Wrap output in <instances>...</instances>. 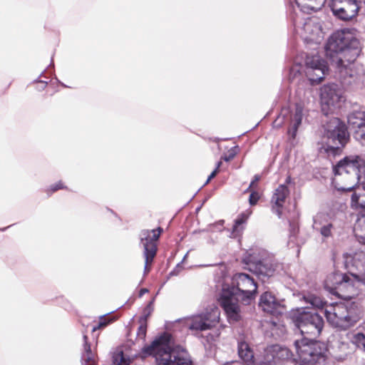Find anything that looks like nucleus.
Masks as SVG:
<instances>
[{"mask_svg": "<svg viewBox=\"0 0 365 365\" xmlns=\"http://www.w3.org/2000/svg\"><path fill=\"white\" fill-rule=\"evenodd\" d=\"M290 317L302 335L317 337L321 333L324 320L322 316L306 308H298L290 312Z\"/></svg>", "mask_w": 365, "mask_h": 365, "instance_id": "nucleus-7", "label": "nucleus"}, {"mask_svg": "<svg viewBox=\"0 0 365 365\" xmlns=\"http://www.w3.org/2000/svg\"><path fill=\"white\" fill-rule=\"evenodd\" d=\"M343 260L345 268L351 277L337 276L336 279L341 282L335 291V295L339 298L350 300L359 294V285L365 284V252L359 251L354 253H344Z\"/></svg>", "mask_w": 365, "mask_h": 365, "instance_id": "nucleus-3", "label": "nucleus"}, {"mask_svg": "<svg viewBox=\"0 0 365 365\" xmlns=\"http://www.w3.org/2000/svg\"><path fill=\"white\" fill-rule=\"evenodd\" d=\"M108 324V322H107L106 320H103L102 317H101L100 322L98 323V324L97 326H95V327H93L92 331L94 332L97 329H100L101 327H106Z\"/></svg>", "mask_w": 365, "mask_h": 365, "instance_id": "nucleus-38", "label": "nucleus"}, {"mask_svg": "<svg viewBox=\"0 0 365 365\" xmlns=\"http://www.w3.org/2000/svg\"><path fill=\"white\" fill-rule=\"evenodd\" d=\"M339 348L341 349V351L344 352V354L343 356H339V359H343L349 353V351H348L349 344L347 343L341 342L340 344Z\"/></svg>", "mask_w": 365, "mask_h": 365, "instance_id": "nucleus-35", "label": "nucleus"}, {"mask_svg": "<svg viewBox=\"0 0 365 365\" xmlns=\"http://www.w3.org/2000/svg\"><path fill=\"white\" fill-rule=\"evenodd\" d=\"M259 179H260L259 175H255L254 179L252 180V182H251V183H250V186L248 187V190L252 187H253L256 183H257V182L259 180Z\"/></svg>", "mask_w": 365, "mask_h": 365, "instance_id": "nucleus-40", "label": "nucleus"}, {"mask_svg": "<svg viewBox=\"0 0 365 365\" xmlns=\"http://www.w3.org/2000/svg\"><path fill=\"white\" fill-rule=\"evenodd\" d=\"M313 229L319 232L323 237L329 238L332 236V230L334 229V226L332 222H331L329 224H326V225L322 227L321 226Z\"/></svg>", "mask_w": 365, "mask_h": 365, "instance_id": "nucleus-29", "label": "nucleus"}, {"mask_svg": "<svg viewBox=\"0 0 365 365\" xmlns=\"http://www.w3.org/2000/svg\"><path fill=\"white\" fill-rule=\"evenodd\" d=\"M223 224H224V220H220V221L217 222L216 223L211 225L210 230H214L215 229H216L219 231H222L223 229L222 228Z\"/></svg>", "mask_w": 365, "mask_h": 365, "instance_id": "nucleus-37", "label": "nucleus"}, {"mask_svg": "<svg viewBox=\"0 0 365 365\" xmlns=\"http://www.w3.org/2000/svg\"><path fill=\"white\" fill-rule=\"evenodd\" d=\"M217 173H218L217 168H215L211 173V174L208 176V178L205 182V185L207 184L212 178H214L216 176V175L217 174Z\"/></svg>", "mask_w": 365, "mask_h": 365, "instance_id": "nucleus-39", "label": "nucleus"}, {"mask_svg": "<svg viewBox=\"0 0 365 365\" xmlns=\"http://www.w3.org/2000/svg\"><path fill=\"white\" fill-rule=\"evenodd\" d=\"M257 264L259 273L267 277L272 276L278 267L277 264H274L265 259L259 260Z\"/></svg>", "mask_w": 365, "mask_h": 365, "instance_id": "nucleus-20", "label": "nucleus"}, {"mask_svg": "<svg viewBox=\"0 0 365 365\" xmlns=\"http://www.w3.org/2000/svg\"><path fill=\"white\" fill-rule=\"evenodd\" d=\"M273 351L276 353L274 356L277 361L278 360H288L292 358V353L287 347H282L278 345L273 346Z\"/></svg>", "mask_w": 365, "mask_h": 365, "instance_id": "nucleus-26", "label": "nucleus"}, {"mask_svg": "<svg viewBox=\"0 0 365 365\" xmlns=\"http://www.w3.org/2000/svg\"><path fill=\"white\" fill-rule=\"evenodd\" d=\"M331 217L324 212H318L313 218V228H316L318 227H322L326 225V224H329L331 222Z\"/></svg>", "mask_w": 365, "mask_h": 365, "instance_id": "nucleus-27", "label": "nucleus"}, {"mask_svg": "<svg viewBox=\"0 0 365 365\" xmlns=\"http://www.w3.org/2000/svg\"><path fill=\"white\" fill-rule=\"evenodd\" d=\"M304 300L309 303L312 307L317 308H323L324 306V302L319 297L314 294H308L307 296L304 297Z\"/></svg>", "mask_w": 365, "mask_h": 365, "instance_id": "nucleus-28", "label": "nucleus"}, {"mask_svg": "<svg viewBox=\"0 0 365 365\" xmlns=\"http://www.w3.org/2000/svg\"><path fill=\"white\" fill-rule=\"evenodd\" d=\"M187 256V254H185L184 256V258H186Z\"/></svg>", "mask_w": 365, "mask_h": 365, "instance_id": "nucleus-51", "label": "nucleus"}, {"mask_svg": "<svg viewBox=\"0 0 365 365\" xmlns=\"http://www.w3.org/2000/svg\"><path fill=\"white\" fill-rule=\"evenodd\" d=\"M303 71V66L300 63H295V64L290 68L289 71V80L294 81L301 76V72Z\"/></svg>", "mask_w": 365, "mask_h": 365, "instance_id": "nucleus-30", "label": "nucleus"}, {"mask_svg": "<svg viewBox=\"0 0 365 365\" xmlns=\"http://www.w3.org/2000/svg\"><path fill=\"white\" fill-rule=\"evenodd\" d=\"M302 29L311 40L318 41L322 38V25L316 17L307 19L302 24Z\"/></svg>", "mask_w": 365, "mask_h": 365, "instance_id": "nucleus-17", "label": "nucleus"}, {"mask_svg": "<svg viewBox=\"0 0 365 365\" xmlns=\"http://www.w3.org/2000/svg\"><path fill=\"white\" fill-rule=\"evenodd\" d=\"M162 229L158 227L156 230H144L141 231L140 234V242L144 248L143 255L145 257V274H147L149 272L150 269L148 267L150 264H151L154 257L156 255V242L158 241Z\"/></svg>", "mask_w": 365, "mask_h": 365, "instance_id": "nucleus-10", "label": "nucleus"}, {"mask_svg": "<svg viewBox=\"0 0 365 365\" xmlns=\"http://www.w3.org/2000/svg\"><path fill=\"white\" fill-rule=\"evenodd\" d=\"M303 72L312 83H319L327 74L328 67L319 56L307 55L303 66Z\"/></svg>", "mask_w": 365, "mask_h": 365, "instance_id": "nucleus-11", "label": "nucleus"}, {"mask_svg": "<svg viewBox=\"0 0 365 365\" xmlns=\"http://www.w3.org/2000/svg\"><path fill=\"white\" fill-rule=\"evenodd\" d=\"M147 332V325L146 324H142L138 327V331H137V336L138 339L144 340L146 336Z\"/></svg>", "mask_w": 365, "mask_h": 365, "instance_id": "nucleus-32", "label": "nucleus"}, {"mask_svg": "<svg viewBox=\"0 0 365 365\" xmlns=\"http://www.w3.org/2000/svg\"><path fill=\"white\" fill-rule=\"evenodd\" d=\"M187 256V254H185L184 256V258H186Z\"/></svg>", "mask_w": 365, "mask_h": 365, "instance_id": "nucleus-52", "label": "nucleus"}, {"mask_svg": "<svg viewBox=\"0 0 365 365\" xmlns=\"http://www.w3.org/2000/svg\"><path fill=\"white\" fill-rule=\"evenodd\" d=\"M231 287H223L220 303L227 314L230 322H237L240 318L239 300L249 303L256 294L257 285L247 274L238 273L232 279Z\"/></svg>", "mask_w": 365, "mask_h": 365, "instance_id": "nucleus-2", "label": "nucleus"}, {"mask_svg": "<svg viewBox=\"0 0 365 365\" xmlns=\"http://www.w3.org/2000/svg\"><path fill=\"white\" fill-rule=\"evenodd\" d=\"M304 116V106L301 103L295 104L294 110L290 114V125L288 133L293 138H295L299 126Z\"/></svg>", "mask_w": 365, "mask_h": 365, "instance_id": "nucleus-18", "label": "nucleus"}, {"mask_svg": "<svg viewBox=\"0 0 365 365\" xmlns=\"http://www.w3.org/2000/svg\"><path fill=\"white\" fill-rule=\"evenodd\" d=\"M300 365H317L315 362H303Z\"/></svg>", "mask_w": 365, "mask_h": 365, "instance_id": "nucleus-45", "label": "nucleus"}, {"mask_svg": "<svg viewBox=\"0 0 365 365\" xmlns=\"http://www.w3.org/2000/svg\"><path fill=\"white\" fill-rule=\"evenodd\" d=\"M348 123L354 130V138L365 147V111L358 110L350 113L348 116Z\"/></svg>", "mask_w": 365, "mask_h": 365, "instance_id": "nucleus-14", "label": "nucleus"}, {"mask_svg": "<svg viewBox=\"0 0 365 365\" xmlns=\"http://www.w3.org/2000/svg\"><path fill=\"white\" fill-rule=\"evenodd\" d=\"M259 307L264 312L271 314L281 312V304L275 297L269 292H265L260 297Z\"/></svg>", "mask_w": 365, "mask_h": 365, "instance_id": "nucleus-16", "label": "nucleus"}, {"mask_svg": "<svg viewBox=\"0 0 365 365\" xmlns=\"http://www.w3.org/2000/svg\"><path fill=\"white\" fill-rule=\"evenodd\" d=\"M354 232L359 242L365 245V215L358 220L354 227Z\"/></svg>", "mask_w": 365, "mask_h": 365, "instance_id": "nucleus-25", "label": "nucleus"}, {"mask_svg": "<svg viewBox=\"0 0 365 365\" xmlns=\"http://www.w3.org/2000/svg\"><path fill=\"white\" fill-rule=\"evenodd\" d=\"M248 217V214L242 213L235 220V224L232 227V230L231 233L232 237H237L241 235L242 232L245 228L244 225L246 223Z\"/></svg>", "mask_w": 365, "mask_h": 365, "instance_id": "nucleus-23", "label": "nucleus"}, {"mask_svg": "<svg viewBox=\"0 0 365 365\" xmlns=\"http://www.w3.org/2000/svg\"><path fill=\"white\" fill-rule=\"evenodd\" d=\"M83 352L82 354V365H97L95 354L91 351V345L88 343V336L83 335Z\"/></svg>", "mask_w": 365, "mask_h": 365, "instance_id": "nucleus-19", "label": "nucleus"}, {"mask_svg": "<svg viewBox=\"0 0 365 365\" xmlns=\"http://www.w3.org/2000/svg\"><path fill=\"white\" fill-rule=\"evenodd\" d=\"M294 24L296 28L300 27L302 23L299 22L298 20L295 19L294 20Z\"/></svg>", "mask_w": 365, "mask_h": 365, "instance_id": "nucleus-44", "label": "nucleus"}, {"mask_svg": "<svg viewBox=\"0 0 365 365\" xmlns=\"http://www.w3.org/2000/svg\"><path fill=\"white\" fill-rule=\"evenodd\" d=\"M324 314L334 327L346 329L354 326L361 318V310L355 302L336 304L325 307Z\"/></svg>", "mask_w": 365, "mask_h": 365, "instance_id": "nucleus-5", "label": "nucleus"}, {"mask_svg": "<svg viewBox=\"0 0 365 365\" xmlns=\"http://www.w3.org/2000/svg\"><path fill=\"white\" fill-rule=\"evenodd\" d=\"M289 194V190L285 185H280L273 193L271 199L272 210L279 217H282V209Z\"/></svg>", "mask_w": 365, "mask_h": 365, "instance_id": "nucleus-15", "label": "nucleus"}, {"mask_svg": "<svg viewBox=\"0 0 365 365\" xmlns=\"http://www.w3.org/2000/svg\"><path fill=\"white\" fill-rule=\"evenodd\" d=\"M352 342L358 346H362L365 351V334L363 333H357L353 336Z\"/></svg>", "mask_w": 365, "mask_h": 365, "instance_id": "nucleus-31", "label": "nucleus"}, {"mask_svg": "<svg viewBox=\"0 0 365 365\" xmlns=\"http://www.w3.org/2000/svg\"><path fill=\"white\" fill-rule=\"evenodd\" d=\"M359 197V195H358L356 193L354 192L351 195V200L354 202H357Z\"/></svg>", "mask_w": 365, "mask_h": 365, "instance_id": "nucleus-42", "label": "nucleus"}, {"mask_svg": "<svg viewBox=\"0 0 365 365\" xmlns=\"http://www.w3.org/2000/svg\"><path fill=\"white\" fill-rule=\"evenodd\" d=\"M322 110L325 115L332 113L343 98L342 91L336 84L325 85L321 88Z\"/></svg>", "mask_w": 365, "mask_h": 365, "instance_id": "nucleus-12", "label": "nucleus"}, {"mask_svg": "<svg viewBox=\"0 0 365 365\" xmlns=\"http://www.w3.org/2000/svg\"><path fill=\"white\" fill-rule=\"evenodd\" d=\"M178 273L176 272V269H174L173 271H172L170 273V275L173 276V275H176Z\"/></svg>", "mask_w": 365, "mask_h": 365, "instance_id": "nucleus-46", "label": "nucleus"}, {"mask_svg": "<svg viewBox=\"0 0 365 365\" xmlns=\"http://www.w3.org/2000/svg\"><path fill=\"white\" fill-rule=\"evenodd\" d=\"M131 359L124 354L121 348H117L113 353V362L115 365H129Z\"/></svg>", "mask_w": 365, "mask_h": 365, "instance_id": "nucleus-24", "label": "nucleus"}, {"mask_svg": "<svg viewBox=\"0 0 365 365\" xmlns=\"http://www.w3.org/2000/svg\"><path fill=\"white\" fill-rule=\"evenodd\" d=\"M143 352L153 356L157 365H191L188 353L180 346H175L171 334L164 333L150 345L145 346Z\"/></svg>", "mask_w": 365, "mask_h": 365, "instance_id": "nucleus-4", "label": "nucleus"}, {"mask_svg": "<svg viewBox=\"0 0 365 365\" xmlns=\"http://www.w3.org/2000/svg\"><path fill=\"white\" fill-rule=\"evenodd\" d=\"M221 165H222V162H220H220H218V163H217V167H216V168H217V170H218Z\"/></svg>", "mask_w": 365, "mask_h": 365, "instance_id": "nucleus-47", "label": "nucleus"}, {"mask_svg": "<svg viewBox=\"0 0 365 365\" xmlns=\"http://www.w3.org/2000/svg\"><path fill=\"white\" fill-rule=\"evenodd\" d=\"M152 303H153L152 302H150V304H148V308H150V307H151Z\"/></svg>", "mask_w": 365, "mask_h": 365, "instance_id": "nucleus-49", "label": "nucleus"}, {"mask_svg": "<svg viewBox=\"0 0 365 365\" xmlns=\"http://www.w3.org/2000/svg\"><path fill=\"white\" fill-rule=\"evenodd\" d=\"M325 134L327 142L319 148V153L328 156L339 155L349 138L346 125L339 118H334L327 124Z\"/></svg>", "mask_w": 365, "mask_h": 365, "instance_id": "nucleus-6", "label": "nucleus"}, {"mask_svg": "<svg viewBox=\"0 0 365 365\" xmlns=\"http://www.w3.org/2000/svg\"><path fill=\"white\" fill-rule=\"evenodd\" d=\"M220 311L217 307L210 311L192 315L185 319V325L191 331H203L215 327L220 321Z\"/></svg>", "mask_w": 365, "mask_h": 365, "instance_id": "nucleus-9", "label": "nucleus"}, {"mask_svg": "<svg viewBox=\"0 0 365 365\" xmlns=\"http://www.w3.org/2000/svg\"><path fill=\"white\" fill-rule=\"evenodd\" d=\"M148 292V289H146V288H143L140 290V292H139V297H141L143 294H145V293H147Z\"/></svg>", "mask_w": 365, "mask_h": 365, "instance_id": "nucleus-43", "label": "nucleus"}, {"mask_svg": "<svg viewBox=\"0 0 365 365\" xmlns=\"http://www.w3.org/2000/svg\"><path fill=\"white\" fill-rule=\"evenodd\" d=\"M289 181H290V177H288V178H287L286 182H289Z\"/></svg>", "mask_w": 365, "mask_h": 365, "instance_id": "nucleus-48", "label": "nucleus"}, {"mask_svg": "<svg viewBox=\"0 0 365 365\" xmlns=\"http://www.w3.org/2000/svg\"><path fill=\"white\" fill-rule=\"evenodd\" d=\"M345 275L346 274H342L340 272H334L328 275L324 282L325 289L328 290L330 293L335 295V291L337 290V287H339L341 284V282H339L338 279H336V277Z\"/></svg>", "mask_w": 365, "mask_h": 365, "instance_id": "nucleus-21", "label": "nucleus"}, {"mask_svg": "<svg viewBox=\"0 0 365 365\" xmlns=\"http://www.w3.org/2000/svg\"><path fill=\"white\" fill-rule=\"evenodd\" d=\"M357 36L355 29H344L332 34L325 45L326 56L335 66L342 83L356 88L361 87L365 78L362 66L355 63L361 49Z\"/></svg>", "mask_w": 365, "mask_h": 365, "instance_id": "nucleus-1", "label": "nucleus"}, {"mask_svg": "<svg viewBox=\"0 0 365 365\" xmlns=\"http://www.w3.org/2000/svg\"><path fill=\"white\" fill-rule=\"evenodd\" d=\"M237 147H234L228 151V154L225 155L222 158L225 161H230L237 154Z\"/></svg>", "mask_w": 365, "mask_h": 365, "instance_id": "nucleus-33", "label": "nucleus"}, {"mask_svg": "<svg viewBox=\"0 0 365 365\" xmlns=\"http://www.w3.org/2000/svg\"><path fill=\"white\" fill-rule=\"evenodd\" d=\"M187 256V254H185L184 256V258H186Z\"/></svg>", "mask_w": 365, "mask_h": 365, "instance_id": "nucleus-53", "label": "nucleus"}, {"mask_svg": "<svg viewBox=\"0 0 365 365\" xmlns=\"http://www.w3.org/2000/svg\"><path fill=\"white\" fill-rule=\"evenodd\" d=\"M294 347L303 362H315L317 365H326V356L320 349V344L313 339L303 337L296 340Z\"/></svg>", "mask_w": 365, "mask_h": 365, "instance_id": "nucleus-8", "label": "nucleus"}, {"mask_svg": "<svg viewBox=\"0 0 365 365\" xmlns=\"http://www.w3.org/2000/svg\"><path fill=\"white\" fill-rule=\"evenodd\" d=\"M288 113V110L287 109H283L281 112V114L277 118V119L275 120L274 122V124H276L277 123V121L280 120L281 118H284V117L285 116V115Z\"/></svg>", "mask_w": 365, "mask_h": 365, "instance_id": "nucleus-41", "label": "nucleus"}, {"mask_svg": "<svg viewBox=\"0 0 365 365\" xmlns=\"http://www.w3.org/2000/svg\"><path fill=\"white\" fill-rule=\"evenodd\" d=\"M330 6L334 15L344 21L355 17L360 8L358 0H332Z\"/></svg>", "mask_w": 365, "mask_h": 365, "instance_id": "nucleus-13", "label": "nucleus"}, {"mask_svg": "<svg viewBox=\"0 0 365 365\" xmlns=\"http://www.w3.org/2000/svg\"><path fill=\"white\" fill-rule=\"evenodd\" d=\"M361 0H358V2H360ZM364 3L365 4V0H363Z\"/></svg>", "mask_w": 365, "mask_h": 365, "instance_id": "nucleus-50", "label": "nucleus"}, {"mask_svg": "<svg viewBox=\"0 0 365 365\" xmlns=\"http://www.w3.org/2000/svg\"><path fill=\"white\" fill-rule=\"evenodd\" d=\"M238 354L240 357L246 363L253 362L254 354L252 350L250 348L247 343L242 341L238 344Z\"/></svg>", "mask_w": 365, "mask_h": 365, "instance_id": "nucleus-22", "label": "nucleus"}, {"mask_svg": "<svg viewBox=\"0 0 365 365\" xmlns=\"http://www.w3.org/2000/svg\"><path fill=\"white\" fill-rule=\"evenodd\" d=\"M260 196L257 192L253 191L251 192L249 198V202L251 205H255L257 204L259 199Z\"/></svg>", "mask_w": 365, "mask_h": 365, "instance_id": "nucleus-34", "label": "nucleus"}, {"mask_svg": "<svg viewBox=\"0 0 365 365\" xmlns=\"http://www.w3.org/2000/svg\"><path fill=\"white\" fill-rule=\"evenodd\" d=\"M63 188V183L61 182H58L56 184L51 185L49 188L47 190V192L51 191V192H56L59 189Z\"/></svg>", "mask_w": 365, "mask_h": 365, "instance_id": "nucleus-36", "label": "nucleus"}]
</instances>
